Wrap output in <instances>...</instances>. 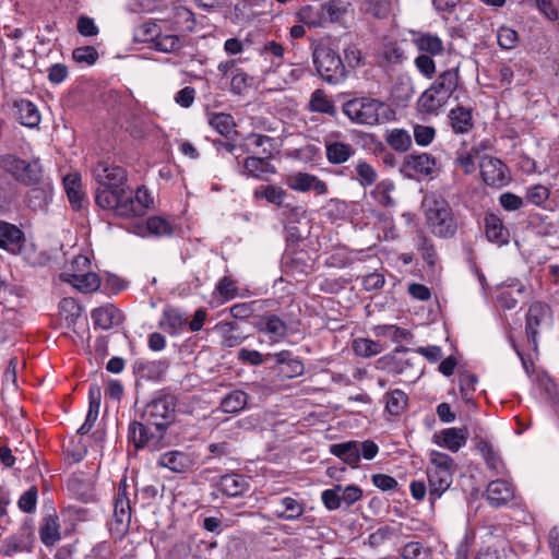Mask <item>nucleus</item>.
<instances>
[{
  "instance_id": "nucleus-1",
  "label": "nucleus",
  "mask_w": 559,
  "mask_h": 559,
  "mask_svg": "<svg viewBox=\"0 0 559 559\" xmlns=\"http://www.w3.org/2000/svg\"><path fill=\"white\" fill-rule=\"evenodd\" d=\"M175 402L170 396H158L148 402L140 421L129 425V440L136 449L147 448L151 451L165 447L166 431L173 421Z\"/></svg>"
},
{
  "instance_id": "nucleus-2",
  "label": "nucleus",
  "mask_w": 559,
  "mask_h": 559,
  "mask_svg": "<svg viewBox=\"0 0 559 559\" xmlns=\"http://www.w3.org/2000/svg\"><path fill=\"white\" fill-rule=\"evenodd\" d=\"M455 465L453 459L439 451H430L427 466L428 487L424 480H413L409 484L412 497L421 501L428 495L431 508L451 487Z\"/></svg>"
},
{
  "instance_id": "nucleus-3",
  "label": "nucleus",
  "mask_w": 559,
  "mask_h": 559,
  "mask_svg": "<svg viewBox=\"0 0 559 559\" xmlns=\"http://www.w3.org/2000/svg\"><path fill=\"white\" fill-rule=\"evenodd\" d=\"M153 202V197L145 187H139L134 193L124 187L118 192H103L98 197L99 207L128 218L143 216Z\"/></svg>"
},
{
  "instance_id": "nucleus-4",
  "label": "nucleus",
  "mask_w": 559,
  "mask_h": 559,
  "mask_svg": "<svg viewBox=\"0 0 559 559\" xmlns=\"http://www.w3.org/2000/svg\"><path fill=\"white\" fill-rule=\"evenodd\" d=\"M343 112L352 122L369 127L386 123L395 116L386 103L366 96L344 103Z\"/></svg>"
},
{
  "instance_id": "nucleus-5",
  "label": "nucleus",
  "mask_w": 559,
  "mask_h": 559,
  "mask_svg": "<svg viewBox=\"0 0 559 559\" xmlns=\"http://www.w3.org/2000/svg\"><path fill=\"white\" fill-rule=\"evenodd\" d=\"M424 213L429 230L439 238L449 239L457 231V219L450 204L441 198H426Z\"/></svg>"
},
{
  "instance_id": "nucleus-6",
  "label": "nucleus",
  "mask_w": 559,
  "mask_h": 559,
  "mask_svg": "<svg viewBox=\"0 0 559 559\" xmlns=\"http://www.w3.org/2000/svg\"><path fill=\"white\" fill-rule=\"evenodd\" d=\"M312 58L319 75L325 82L338 84L345 80V64L331 41H320L313 48Z\"/></svg>"
},
{
  "instance_id": "nucleus-7",
  "label": "nucleus",
  "mask_w": 559,
  "mask_h": 559,
  "mask_svg": "<svg viewBox=\"0 0 559 559\" xmlns=\"http://www.w3.org/2000/svg\"><path fill=\"white\" fill-rule=\"evenodd\" d=\"M59 278L83 293L95 292L100 284L98 275L91 270L90 258L85 254L75 255L59 274Z\"/></svg>"
},
{
  "instance_id": "nucleus-8",
  "label": "nucleus",
  "mask_w": 559,
  "mask_h": 559,
  "mask_svg": "<svg viewBox=\"0 0 559 559\" xmlns=\"http://www.w3.org/2000/svg\"><path fill=\"white\" fill-rule=\"evenodd\" d=\"M132 516L130 485L123 478L118 485L114 497L112 518L108 522V528L112 537L122 539L130 528Z\"/></svg>"
},
{
  "instance_id": "nucleus-9",
  "label": "nucleus",
  "mask_w": 559,
  "mask_h": 559,
  "mask_svg": "<svg viewBox=\"0 0 559 559\" xmlns=\"http://www.w3.org/2000/svg\"><path fill=\"white\" fill-rule=\"evenodd\" d=\"M0 168L26 186L37 183L41 178V167L36 160L26 162L13 154L0 156Z\"/></svg>"
},
{
  "instance_id": "nucleus-10",
  "label": "nucleus",
  "mask_w": 559,
  "mask_h": 559,
  "mask_svg": "<svg viewBox=\"0 0 559 559\" xmlns=\"http://www.w3.org/2000/svg\"><path fill=\"white\" fill-rule=\"evenodd\" d=\"M94 178L98 187L96 189L95 201L98 205V197L105 192H118L123 189L127 182L126 170L117 165L100 162L93 169Z\"/></svg>"
},
{
  "instance_id": "nucleus-11",
  "label": "nucleus",
  "mask_w": 559,
  "mask_h": 559,
  "mask_svg": "<svg viewBox=\"0 0 559 559\" xmlns=\"http://www.w3.org/2000/svg\"><path fill=\"white\" fill-rule=\"evenodd\" d=\"M551 322L550 307L542 301L533 302L526 313L525 331L527 340L534 347L537 345V335L540 329L548 326Z\"/></svg>"
},
{
  "instance_id": "nucleus-12",
  "label": "nucleus",
  "mask_w": 559,
  "mask_h": 559,
  "mask_svg": "<svg viewBox=\"0 0 559 559\" xmlns=\"http://www.w3.org/2000/svg\"><path fill=\"white\" fill-rule=\"evenodd\" d=\"M340 136L338 132L331 133L323 141L325 158L331 165H343L356 154V148L350 143L341 141Z\"/></svg>"
},
{
  "instance_id": "nucleus-13",
  "label": "nucleus",
  "mask_w": 559,
  "mask_h": 559,
  "mask_svg": "<svg viewBox=\"0 0 559 559\" xmlns=\"http://www.w3.org/2000/svg\"><path fill=\"white\" fill-rule=\"evenodd\" d=\"M287 186L297 192L313 191L317 195H324L328 193V185L316 175L304 171L290 174L286 180Z\"/></svg>"
},
{
  "instance_id": "nucleus-14",
  "label": "nucleus",
  "mask_w": 559,
  "mask_h": 559,
  "mask_svg": "<svg viewBox=\"0 0 559 559\" xmlns=\"http://www.w3.org/2000/svg\"><path fill=\"white\" fill-rule=\"evenodd\" d=\"M479 168L481 178L488 186L501 187L509 181L506 165L496 157L484 156Z\"/></svg>"
},
{
  "instance_id": "nucleus-15",
  "label": "nucleus",
  "mask_w": 559,
  "mask_h": 559,
  "mask_svg": "<svg viewBox=\"0 0 559 559\" xmlns=\"http://www.w3.org/2000/svg\"><path fill=\"white\" fill-rule=\"evenodd\" d=\"M436 166V158L428 153L409 154L404 158L402 171L407 177L430 176Z\"/></svg>"
},
{
  "instance_id": "nucleus-16",
  "label": "nucleus",
  "mask_w": 559,
  "mask_h": 559,
  "mask_svg": "<svg viewBox=\"0 0 559 559\" xmlns=\"http://www.w3.org/2000/svg\"><path fill=\"white\" fill-rule=\"evenodd\" d=\"M255 326L259 333L269 337L270 344L281 343L285 340L288 332L286 322L276 314L260 317Z\"/></svg>"
},
{
  "instance_id": "nucleus-17",
  "label": "nucleus",
  "mask_w": 559,
  "mask_h": 559,
  "mask_svg": "<svg viewBox=\"0 0 559 559\" xmlns=\"http://www.w3.org/2000/svg\"><path fill=\"white\" fill-rule=\"evenodd\" d=\"M273 142L274 139L267 135L252 132L241 139L239 148L242 153L271 158L273 156Z\"/></svg>"
},
{
  "instance_id": "nucleus-18",
  "label": "nucleus",
  "mask_w": 559,
  "mask_h": 559,
  "mask_svg": "<svg viewBox=\"0 0 559 559\" xmlns=\"http://www.w3.org/2000/svg\"><path fill=\"white\" fill-rule=\"evenodd\" d=\"M25 242L24 233L15 225L0 221V248L12 253L19 254Z\"/></svg>"
},
{
  "instance_id": "nucleus-19",
  "label": "nucleus",
  "mask_w": 559,
  "mask_h": 559,
  "mask_svg": "<svg viewBox=\"0 0 559 559\" xmlns=\"http://www.w3.org/2000/svg\"><path fill=\"white\" fill-rule=\"evenodd\" d=\"M273 515L285 521H295L305 512V504L293 497H283L272 502Z\"/></svg>"
},
{
  "instance_id": "nucleus-20",
  "label": "nucleus",
  "mask_w": 559,
  "mask_h": 559,
  "mask_svg": "<svg viewBox=\"0 0 559 559\" xmlns=\"http://www.w3.org/2000/svg\"><path fill=\"white\" fill-rule=\"evenodd\" d=\"M486 497L491 506L507 504L514 497V487L507 479L492 480L487 486Z\"/></svg>"
},
{
  "instance_id": "nucleus-21",
  "label": "nucleus",
  "mask_w": 559,
  "mask_h": 559,
  "mask_svg": "<svg viewBox=\"0 0 559 559\" xmlns=\"http://www.w3.org/2000/svg\"><path fill=\"white\" fill-rule=\"evenodd\" d=\"M467 431L463 428H445L439 433L435 435V442L441 447L450 450L451 452H457L467 442Z\"/></svg>"
},
{
  "instance_id": "nucleus-22",
  "label": "nucleus",
  "mask_w": 559,
  "mask_h": 559,
  "mask_svg": "<svg viewBox=\"0 0 559 559\" xmlns=\"http://www.w3.org/2000/svg\"><path fill=\"white\" fill-rule=\"evenodd\" d=\"M157 464L174 473H185L192 467L193 459L189 453L174 450L160 454Z\"/></svg>"
},
{
  "instance_id": "nucleus-23",
  "label": "nucleus",
  "mask_w": 559,
  "mask_h": 559,
  "mask_svg": "<svg viewBox=\"0 0 559 559\" xmlns=\"http://www.w3.org/2000/svg\"><path fill=\"white\" fill-rule=\"evenodd\" d=\"M484 224L486 237L490 242L499 246L507 245L509 242V230L498 215L493 213L486 214Z\"/></svg>"
},
{
  "instance_id": "nucleus-24",
  "label": "nucleus",
  "mask_w": 559,
  "mask_h": 559,
  "mask_svg": "<svg viewBox=\"0 0 559 559\" xmlns=\"http://www.w3.org/2000/svg\"><path fill=\"white\" fill-rule=\"evenodd\" d=\"M264 156L251 155L243 159L240 174L246 177L261 179L266 174H275L276 168Z\"/></svg>"
},
{
  "instance_id": "nucleus-25",
  "label": "nucleus",
  "mask_w": 559,
  "mask_h": 559,
  "mask_svg": "<svg viewBox=\"0 0 559 559\" xmlns=\"http://www.w3.org/2000/svg\"><path fill=\"white\" fill-rule=\"evenodd\" d=\"M63 187L71 206L76 211L81 210L86 202L81 175L79 173L68 174L63 178Z\"/></svg>"
},
{
  "instance_id": "nucleus-26",
  "label": "nucleus",
  "mask_w": 559,
  "mask_h": 559,
  "mask_svg": "<svg viewBox=\"0 0 559 559\" xmlns=\"http://www.w3.org/2000/svg\"><path fill=\"white\" fill-rule=\"evenodd\" d=\"M322 4H306L299 8L295 17L299 23L306 24L309 28H324L325 19L323 16Z\"/></svg>"
},
{
  "instance_id": "nucleus-27",
  "label": "nucleus",
  "mask_w": 559,
  "mask_h": 559,
  "mask_svg": "<svg viewBox=\"0 0 559 559\" xmlns=\"http://www.w3.org/2000/svg\"><path fill=\"white\" fill-rule=\"evenodd\" d=\"M91 317L94 325L102 330H109L121 322V312L112 305L94 309Z\"/></svg>"
},
{
  "instance_id": "nucleus-28",
  "label": "nucleus",
  "mask_w": 559,
  "mask_h": 559,
  "mask_svg": "<svg viewBox=\"0 0 559 559\" xmlns=\"http://www.w3.org/2000/svg\"><path fill=\"white\" fill-rule=\"evenodd\" d=\"M358 441H347L335 443L330 447V452L353 468L359 466L360 454L358 451Z\"/></svg>"
},
{
  "instance_id": "nucleus-29",
  "label": "nucleus",
  "mask_w": 559,
  "mask_h": 559,
  "mask_svg": "<svg viewBox=\"0 0 559 559\" xmlns=\"http://www.w3.org/2000/svg\"><path fill=\"white\" fill-rule=\"evenodd\" d=\"M14 115L21 124L35 128L40 122V114L35 104L21 99L14 104Z\"/></svg>"
},
{
  "instance_id": "nucleus-30",
  "label": "nucleus",
  "mask_w": 559,
  "mask_h": 559,
  "mask_svg": "<svg viewBox=\"0 0 559 559\" xmlns=\"http://www.w3.org/2000/svg\"><path fill=\"white\" fill-rule=\"evenodd\" d=\"M39 537L47 547L56 545L61 539L60 523L56 513L48 514L43 519Z\"/></svg>"
},
{
  "instance_id": "nucleus-31",
  "label": "nucleus",
  "mask_w": 559,
  "mask_h": 559,
  "mask_svg": "<svg viewBox=\"0 0 559 559\" xmlns=\"http://www.w3.org/2000/svg\"><path fill=\"white\" fill-rule=\"evenodd\" d=\"M459 83V68H453L440 73L430 86L449 99L456 91Z\"/></svg>"
},
{
  "instance_id": "nucleus-32",
  "label": "nucleus",
  "mask_w": 559,
  "mask_h": 559,
  "mask_svg": "<svg viewBox=\"0 0 559 559\" xmlns=\"http://www.w3.org/2000/svg\"><path fill=\"white\" fill-rule=\"evenodd\" d=\"M188 324L186 316L178 309H167L159 321V326L170 335L181 334Z\"/></svg>"
},
{
  "instance_id": "nucleus-33",
  "label": "nucleus",
  "mask_w": 559,
  "mask_h": 559,
  "mask_svg": "<svg viewBox=\"0 0 559 559\" xmlns=\"http://www.w3.org/2000/svg\"><path fill=\"white\" fill-rule=\"evenodd\" d=\"M219 490L228 497H238L245 493L249 488L247 477L239 474H227L221 477L218 484Z\"/></svg>"
},
{
  "instance_id": "nucleus-34",
  "label": "nucleus",
  "mask_w": 559,
  "mask_h": 559,
  "mask_svg": "<svg viewBox=\"0 0 559 559\" xmlns=\"http://www.w3.org/2000/svg\"><path fill=\"white\" fill-rule=\"evenodd\" d=\"M413 43L416 48L426 55L440 56L444 51L442 39L431 33H418L413 37Z\"/></svg>"
},
{
  "instance_id": "nucleus-35",
  "label": "nucleus",
  "mask_w": 559,
  "mask_h": 559,
  "mask_svg": "<svg viewBox=\"0 0 559 559\" xmlns=\"http://www.w3.org/2000/svg\"><path fill=\"white\" fill-rule=\"evenodd\" d=\"M449 119L452 130L455 133L464 134L473 128V116L468 108L457 106L450 110Z\"/></svg>"
},
{
  "instance_id": "nucleus-36",
  "label": "nucleus",
  "mask_w": 559,
  "mask_h": 559,
  "mask_svg": "<svg viewBox=\"0 0 559 559\" xmlns=\"http://www.w3.org/2000/svg\"><path fill=\"white\" fill-rule=\"evenodd\" d=\"M383 401L385 403V412L393 417L401 416L408 405L407 394L400 389L386 392Z\"/></svg>"
},
{
  "instance_id": "nucleus-37",
  "label": "nucleus",
  "mask_w": 559,
  "mask_h": 559,
  "mask_svg": "<svg viewBox=\"0 0 559 559\" xmlns=\"http://www.w3.org/2000/svg\"><path fill=\"white\" fill-rule=\"evenodd\" d=\"M354 174L352 179L356 180L362 188L371 187L376 185L378 180L376 168L364 158H359L355 162Z\"/></svg>"
},
{
  "instance_id": "nucleus-38",
  "label": "nucleus",
  "mask_w": 559,
  "mask_h": 559,
  "mask_svg": "<svg viewBox=\"0 0 559 559\" xmlns=\"http://www.w3.org/2000/svg\"><path fill=\"white\" fill-rule=\"evenodd\" d=\"M477 450L481 453L487 467L491 469L496 475L504 476L507 474L504 463L489 442L485 440L479 441L477 443Z\"/></svg>"
},
{
  "instance_id": "nucleus-39",
  "label": "nucleus",
  "mask_w": 559,
  "mask_h": 559,
  "mask_svg": "<svg viewBox=\"0 0 559 559\" xmlns=\"http://www.w3.org/2000/svg\"><path fill=\"white\" fill-rule=\"evenodd\" d=\"M449 99L431 86L427 88L418 99V108L421 112L437 114Z\"/></svg>"
},
{
  "instance_id": "nucleus-40",
  "label": "nucleus",
  "mask_w": 559,
  "mask_h": 559,
  "mask_svg": "<svg viewBox=\"0 0 559 559\" xmlns=\"http://www.w3.org/2000/svg\"><path fill=\"white\" fill-rule=\"evenodd\" d=\"M321 4L325 19V27L330 24L341 23L348 9V3L342 0H329Z\"/></svg>"
},
{
  "instance_id": "nucleus-41",
  "label": "nucleus",
  "mask_w": 559,
  "mask_h": 559,
  "mask_svg": "<svg viewBox=\"0 0 559 559\" xmlns=\"http://www.w3.org/2000/svg\"><path fill=\"white\" fill-rule=\"evenodd\" d=\"M214 330L219 333L224 347H235L243 341V336L237 333V325L234 322H218Z\"/></svg>"
},
{
  "instance_id": "nucleus-42",
  "label": "nucleus",
  "mask_w": 559,
  "mask_h": 559,
  "mask_svg": "<svg viewBox=\"0 0 559 559\" xmlns=\"http://www.w3.org/2000/svg\"><path fill=\"white\" fill-rule=\"evenodd\" d=\"M182 46L183 43L180 36L163 33L160 29L151 47L160 52L171 53L180 50Z\"/></svg>"
},
{
  "instance_id": "nucleus-43",
  "label": "nucleus",
  "mask_w": 559,
  "mask_h": 559,
  "mask_svg": "<svg viewBox=\"0 0 559 559\" xmlns=\"http://www.w3.org/2000/svg\"><path fill=\"white\" fill-rule=\"evenodd\" d=\"M395 190V185L390 179H384L376 185L371 191V197L382 206H392L394 200L392 193Z\"/></svg>"
},
{
  "instance_id": "nucleus-44",
  "label": "nucleus",
  "mask_w": 559,
  "mask_h": 559,
  "mask_svg": "<svg viewBox=\"0 0 559 559\" xmlns=\"http://www.w3.org/2000/svg\"><path fill=\"white\" fill-rule=\"evenodd\" d=\"M309 109L313 112L334 116L336 112L334 104L326 97L322 90H316L309 100Z\"/></svg>"
},
{
  "instance_id": "nucleus-45",
  "label": "nucleus",
  "mask_w": 559,
  "mask_h": 559,
  "mask_svg": "<svg viewBox=\"0 0 559 559\" xmlns=\"http://www.w3.org/2000/svg\"><path fill=\"white\" fill-rule=\"evenodd\" d=\"M209 124L224 136L230 134L236 128L234 117L225 112L212 114L209 117Z\"/></svg>"
},
{
  "instance_id": "nucleus-46",
  "label": "nucleus",
  "mask_w": 559,
  "mask_h": 559,
  "mask_svg": "<svg viewBox=\"0 0 559 559\" xmlns=\"http://www.w3.org/2000/svg\"><path fill=\"white\" fill-rule=\"evenodd\" d=\"M247 405V394L243 391L235 390L225 396L221 403L224 413H238Z\"/></svg>"
},
{
  "instance_id": "nucleus-47",
  "label": "nucleus",
  "mask_w": 559,
  "mask_h": 559,
  "mask_svg": "<svg viewBox=\"0 0 559 559\" xmlns=\"http://www.w3.org/2000/svg\"><path fill=\"white\" fill-rule=\"evenodd\" d=\"M373 331L377 336L389 337L394 343L407 341L412 337L408 330L393 324L378 325Z\"/></svg>"
},
{
  "instance_id": "nucleus-48",
  "label": "nucleus",
  "mask_w": 559,
  "mask_h": 559,
  "mask_svg": "<svg viewBox=\"0 0 559 559\" xmlns=\"http://www.w3.org/2000/svg\"><path fill=\"white\" fill-rule=\"evenodd\" d=\"M386 143L397 152H406L412 145L409 133L403 129H393L386 135Z\"/></svg>"
},
{
  "instance_id": "nucleus-49",
  "label": "nucleus",
  "mask_w": 559,
  "mask_h": 559,
  "mask_svg": "<svg viewBox=\"0 0 559 559\" xmlns=\"http://www.w3.org/2000/svg\"><path fill=\"white\" fill-rule=\"evenodd\" d=\"M146 229L151 235L157 237L170 236L174 226L170 221L162 216H151L146 221Z\"/></svg>"
},
{
  "instance_id": "nucleus-50",
  "label": "nucleus",
  "mask_w": 559,
  "mask_h": 559,
  "mask_svg": "<svg viewBox=\"0 0 559 559\" xmlns=\"http://www.w3.org/2000/svg\"><path fill=\"white\" fill-rule=\"evenodd\" d=\"M460 392L467 405H475L473 394L476 390L477 377L469 372L460 373Z\"/></svg>"
},
{
  "instance_id": "nucleus-51",
  "label": "nucleus",
  "mask_w": 559,
  "mask_h": 559,
  "mask_svg": "<svg viewBox=\"0 0 559 559\" xmlns=\"http://www.w3.org/2000/svg\"><path fill=\"white\" fill-rule=\"evenodd\" d=\"M382 345L370 338L359 337L353 342V350L361 357H371L382 352Z\"/></svg>"
},
{
  "instance_id": "nucleus-52",
  "label": "nucleus",
  "mask_w": 559,
  "mask_h": 559,
  "mask_svg": "<svg viewBox=\"0 0 559 559\" xmlns=\"http://www.w3.org/2000/svg\"><path fill=\"white\" fill-rule=\"evenodd\" d=\"M160 26L155 22H144L134 31V40L139 43H147L153 45L155 38L159 34Z\"/></svg>"
},
{
  "instance_id": "nucleus-53",
  "label": "nucleus",
  "mask_w": 559,
  "mask_h": 559,
  "mask_svg": "<svg viewBox=\"0 0 559 559\" xmlns=\"http://www.w3.org/2000/svg\"><path fill=\"white\" fill-rule=\"evenodd\" d=\"M497 41L501 49H514L519 44V34L512 27L502 25L497 29Z\"/></svg>"
},
{
  "instance_id": "nucleus-54",
  "label": "nucleus",
  "mask_w": 559,
  "mask_h": 559,
  "mask_svg": "<svg viewBox=\"0 0 559 559\" xmlns=\"http://www.w3.org/2000/svg\"><path fill=\"white\" fill-rule=\"evenodd\" d=\"M215 292L222 297V302H227L239 296V288L229 276H223L218 281Z\"/></svg>"
},
{
  "instance_id": "nucleus-55",
  "label": "nucleus",
  "mask_w": 559,
  "mask_h": 559,
  "mask_svg": "<svg viewBox=\"0 0 559 559\" xmlns=\"http://www.w3.org/2000/svg\"><path fill=\"white\" fill-rule=\"evenodd\" d=\"M286 197V191L281 187L266 186L254 191L255 199H265L267 202L277 206L282 205Z\"/></svg>"
},
{
  "instance_id": "nucleus-56",
  "label": "nucleus",
  "mask_w": 559,
  "mask_h": 559,
  "mask_svg": "<svg viewBox=\"0 0 559 559\" xmlns=\"http://www.w3.org/2000/svg\"><path fill=\"white\" fill-rule=\"evenodd\" d=\"M252 83V78L241 69H236L231 72L230 76V88L233 94L241 95L245 93Z\"/></svg>"
},
{
  "instance_id": "nucleus-57",
  "label": "nucleus",
  "mask_w": 559,
  "mask_h": 559,
  "mask_svg": "<svg viewBox=\"0 0 559 559\" xmlns=\"http://www.w3.org/2000/svg\"><path fill=\"white\" fill-rule=\"evenodd\" d=\"M550 191L543 185H535L526 190V200L528 203L543 207L545 202L549 199Z\"/></svg>"
},
{
  "instance_id": "nucleus-58",
  "label": "nucleus",
  "mask_w": 559,
  "mask_h": 559,
  "mask_svg": "<svg viewBox=\"0 0 559 559\" xmlns=\"http://www.w3.org/2000/svg\"><path fill=\"white\" fill-rule=\"evenodd\" d=\"M38 490L35 486L24 491L17 500L19 509L24 513H34L37 506Z\"/></svg>"
},
{
  "instance_id": "nucleus-59",
  "label": "nucleus",
  "mask_w": 559,
  "mask_h": 559,
  "mask_svg": "<svg viewBox=\"0 0 559 559\" xmlns=\"http://www.w3.org/2000/svg\"><path fill=\"white\" fill-rule=\"evenodd\" d=\"M321 500L324 507L330 511L340 509L342 507L341 485L323 490L321 493Z\"/></svg>"
},
{
  "instance_id": "nucleus-60",
  "label": "nucleus",
  "mask_w": 559,
  "mask_h": 559,
  "mask_svg": "<svg viewBox=\"0 0 559 559\" xmlns=\"http://www.w3.org/2000/svg\"><path fill=\"white\" fill-rule=\"evenodd\" d=\"M538 11L550 22L559 20V0H535Z\"/></svg>"
},
{
  "instance_id": "nucleus-61",
  "label": "nucleus",
  "mask_w": 559,
  "mask_h": 559,
  "mask_svg": "<svg viewBox=\"0 0 559 559\" xmlns=\"http://www.w3.org/2000/svg\"><path fill=\"white\" fill-rule=\"evenodd\" d=\"M72 57L78 63L92 66L98 59V51L93 46L79 47L73 50Z\"/></svg>"
},
{
  "instance_id": "nucleus-62",
  "label": "nucleus",
  "mask_w": 559,
  "mask_h": 559,
  "mask_svg": "<svg viewBox=\"0 0 559 559\" xmlns=\"http://www.w3.org/2000/svg\"><path fill=\"white\" fill-rule=\"evenodd\" d=\"M436 136L435 128L430 126L416 124L414 127L415 142L420 146H428Z\"/></svg>"
},
{
  "instance_id": "nucleus-63",
  "label": "nucleus",
  "mask_w": 559,
  "mask_h": 559,
  "mask_svg": "<svg viewBox=\"0 0 559 559\" xmlns=\"http://www.w3.org/2000/svg\"><path fill=\"white\" fill-rule=\"evenodd\" d=\"M403 559H428L429 555L420 543L409 542L401 550Z\"/></svg>"
},
{
  "instance_id": "nucleus-64",
  "label": "nucleus",
  "mask_w": 559,
  "mask_h": 559,
  "mask_svg": "<svg viewBox=\"0 0 559 559\" xmlns=\"http://www.w3.org/2000/svg\"><path fill=\"white\" fill-rule=\"evenodd\" d=\"M367 12L377 19L385 17L391 8V0H366Z\"/></svg>"
}]
</instances>
